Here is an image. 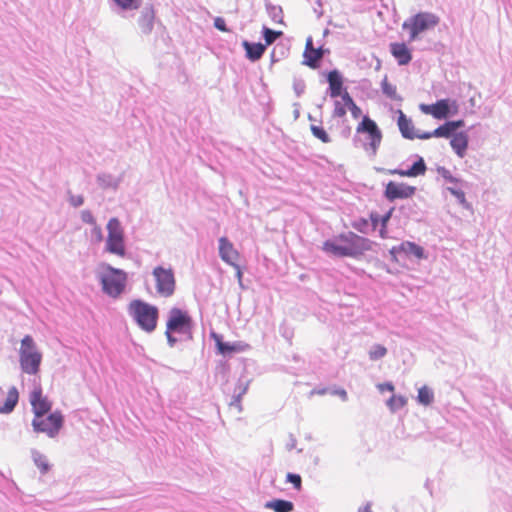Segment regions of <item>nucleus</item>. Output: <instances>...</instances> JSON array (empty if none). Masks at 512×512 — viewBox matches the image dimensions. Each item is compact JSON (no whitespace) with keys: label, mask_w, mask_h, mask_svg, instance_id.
Returning a JSON list of instances; mask_svg holds the SVG:
<instances>
[{"label":"nucleus","mask_w":512,"mask_h":512,"mask_svg":"<svg viewBox=\"0 0 512 512\" xmlns=\"http://www.w3.org/2000/svg\"><path fill=\"white\" fill-rule=\"evenodd\" d=\"M351 226L362 234H368L371 232V225L368 219L360 217L351 222Z\"/></svg>","instance_id":"37"},{"label":"nucleus","mask_w":512,"mask_h":512,"mask_svg":"<svg viewBox=\"0 0 512 512\" xmlns=\"http://www.w3.org/2000/svg\"><path fill=\"white\" fill-rule=\"evenodd\" d=\"M31 425L35 433H45L49 438H55L64 425V417L60 411H54L45 419L34 418Z\"/></svg>","instance_id":"9"},{"label":"nucleus","mask_w":512,"mask_h":512,"mask_svg":"<svg viewBox=\"0 0 512 512\" xmlns=\"http://www.w3.org/2000/svg\"><path fill=\"white\" fill-rule=\"evenodd\" d=\"M210 336L215 342L217 352L224 356L231 355L233 353L243 352L249 347L248 344L243 343L241 341H236L233 343L225 342L223 341V336L216 332H211Z\"/></svg>","instance_id":"14"},{"label":"nucleus","mask_w":512,"mask_h":512,"mask_svg":"<svg viewBox=\"0 0 512 512\" xmlns=\"http://www.w3.org/2000/svg\"><path fill=\"white\" fill-rule=\"evenodd\" d=\"M393 213V208L386 212L384 215L380 216V226H387L391 216Z\"/></svg>","instance_id":"54"},{"label":"nucleus","mask_w":512,"mask_h":512,"mask_svg":"<svg viewBox=\"0 0 512 512\" xmlns=\"http://www.w3.org/2000/svg\"><path fill=\"white\" fill-rule=\"evenodd\" d=\"M152 275L155 280L156 292L160 297L169 298L174 295L176 279L171 267L156 266L152 270Z\"/></svg>","instance_id":"7"},{"label":"nucleus","mask_w":512,"mask_h":512,"mask_svg":"<svg viewBox=\"0 0 512 512\" xmlns=\"http://www.w3.org/2000/svg\"><path fill=\"white\" fill-rule=\"evenodd\" d=\"M389 254L391 256V260L395 263H398L399 256L402 255V250H399V245H396L389 250Z\"/></svg>","instance_id":"49"},{"label":"nucleus","mask_w":512,"mask_h":512,"mask_svg":"<svg viewBox=\"0 0 512 512\" xmlns=\"http://www.w3.org/2000/svg\"><path fill=\"white\" fill-rule=\"evenodd\" d=\"M332 395H337L339 396L343 401H346L348 399V395H347V392L346 390L342 389V388H339V389H334L332 392H331Z\"/></svg>","instance_id":"57"},{"label":"nucleus","mask_w":512,"mask_h":512,"mask_svg":"<svg viewBox=\"0 0 512 512\" xmlns=\"http://www.w3.org/2000/svg\"><path fill=\"white\" fill-rule=\"evenodd\" d=\"M347 109H348L347 106L342 104L341 101L335 100L333 116L334 117H338V118H342V117H344L346 115Z\"/></svg>","instance_id":"43"},{"label":"nucleus","mask_w":512,"mask_h":512,"mask_svg":"<svg viewBox=\"0 0 512 512\" xmlns=\"http://www.w3.org/2000/svg\"><path fill=\"white\" fill-rule=\"evenodd\" d=\"M264 507L275 512H292L294 510L293 502L285 499H273L267 501Z\"/></svg>","instance_id":"27"},{"label":"nucleus","mask_w":512,"mask_h":512,"mask_svg":"<svg viewBox=\"0 0 512 512\" xmlns=\"http://www.w3.org/2000/svg\"><path fill=\"white\" fill-rule=\"evenodd\" d=\"M439 23V17L431 12H419L408 19L403 24V30L409 31V42L418 39L419 35L427 30L433 29Z\"/></svg>","instance_id":"5"},{"label":"nucleus","mask_w":512,"mask_h":512,"mask_svg":"<svg viewBox=\"0 0 512 512\" xmlns=\"http://www.w3.org/2000/svg\"><path fill=\"white\" fill-rule=\"evenodd\" d=\"M342 99V104L346 105L347 107L354 102L353 98L350 96V94L345 90L344 92H341V95L339 96Z\"/></svg>","instance_id":"53"},{"label":"nucleus","mask_w":512,"mask_h":512,"mask_svg":"<svg viewBox=\"0 0 512 512\" xmlns=\"http://www.w3.org/2000/svg\"><path fill=\"white\" fill-rule=\"evenodd\" d=\"M464 186L454 185L447 187V191L453 195L458 203L465 209H471V204L466 200L465 192L463 191Z\"/></svg>","instance_id":"31"},{"label":"nucleus","mask_w":512,"mask_h":512,"mask_svg":"<svg viewBox=\"0 0 512 512\" xmlns=\"http://www.w3.org/2000/svg\"><path fill=\"white\" fill-rule=\"evenodd\" d=\"M102 267L105 269V272H102L99 276L102 291L109 297H119L126 288L127 273L110 264H103Z\"/></svg>","instance_id":"3"},{"label":"nucleus","mask_w":512,"mask_h":512,"mask_svg":"<svg viewBox=\"0 0 512 512\" xmlns=\"http://www.w3.org/2000/svg\"><path fill=\"white\" fill-rule=\"evenodd\" d=\"M295 445H296V439L294 438L293 435H290V442L287 444V449L291 450L295 447Z\"/></svg>","instance_id":"62"},{"label":"nucleus","mask_w":512,"mask_h":512,"mask_svg":"<svg viewBox=\"0 0 512 512\" xmlns=\"http://www.w3.org/2000/svg\"><path fill=\"white\" fill-rule=\"evenodd\" d=\"M417 400L420 404L428 406L430 405L434 400V393L433 391L428 388L427 386H422L418 390V396Z\"/></svg>","instance_id":"34"},{"label":"nucleus","mask_w":512,"mask_h":512,"mask_svg":"<svg viewBox=\"0 0 512 512\" xmlns=\"http://www.w3.org/2000/svg\"><path fill=\"white\" fill-rule=\"evenodd\" d=\"M32 458L35 465L40 470L41 474L44 475L50 470V464L48 463V460L44 454L40 453L39 451L33 450Z\"/></svg>","instance_id":"33"},{"label":"nucleus","mask_w":512,"mask_h":512,"mask_svg":"<svg viewBox=\"0 0 512 512\" xmlns=\"http://www.w3.org/2000/svg\"><path fill=\"white\" fill-rule=\"evenodd\" d=\"M379 236L383 239L387 238V226H381Z\"/></svg>","instance_id":"63"},{"label":"nucleus","mask_w":512,"mask_h":512,"mask_svg":"<svg viewBox=\"0 0 512 512\" xmlns=\"http://www.w3.org/2000/svg\"><path fill=\"white\" fill-rule=\"evenodd\" d=\"M381 88L383 94L388 97L391 100H401V97L398 96L396 91V86L390 84L387 81V78H384V80L381 82Z\"/></svg>","instance_id":"38"},{"label":"nucleus","mask_w":512,"mask_h":512,"mask_svg":"<svg viewBox=\"0 0 512 512\" xmlns=\"http://www.w3.org/2000/svg\"><path fill=\"white\" fill-rule=\"evenodd\" d=\"M358 512H372L370 504L368 503L365 506L360 507Z\"/></svg>","instance_id":"64"},{"label":"nucleus","mask_w":512,"mask_h":512,"mask_svg":"<svg viewBox=\"0 0 512 512\" xmlns=\"http://www.w3.org/2000/svg\"><path fill=\"white\" fill-rule=\"evenodd\" d=\"M449 122L452 126L454 133H458L457 130L462 128L465 125L464 120H461V119L460 120H450Z\"/></svg>","instance_id":"55"},{"label":"nucleus","mask_w":512,"mask_h":512,"mask_svg":"<svg viewBox=\"0 0 512 512\" xmlns=\"http://www.w3.org/2000/svg\"><path fill=\"white\" fill-rule=\"evenodd\" d=\"M432 137H435L434 135V130L431 131V132H418V133H415V138H418V139H422V140H427V139H430Z\"/></svg>","instance_id":"56"},{"label":"nucleus","mask_w":512,"mask_h":512,"mask_svg":"<svg viewBox=\"0 0 512 512\" xmlns=\"http://www.w3.org/2000/svg\"><path fill=\"white\" fill-rule=\"evenodd\" d=\"M265 8L268 16L275 23L284 24L283 9L279 5H274L269 0H265Z\"/></svg>","instance_id":"28"},{"label":"nucleus","mask_w":512,"mask_h":512,"mask_svg":"<svg viewBox=\"0 0 512 512\" xmlns=\"http://www.w3.org/2000/svg\"><path fill=\"white\" fill-rule=\"evenodd\" d=\"M420 109L422 112H424L426 114H431L433 116V113H434L433 109H435V108L433 107V104H431V105L421 104Z\"/></svg>","instance_id":"58"},{"label":"nucleus","mask_w":512,"mask_h":512,"mask_svg":"<svg viewBox=\"0 0 512 512\" xmlns=\"http://www.w3.org/2000/svg\"><path fill=\"white\" fill-rule=\"evenodd\" d=\"M407 403V400L403 396H397L393 395L387 400V406L390 408L391 411L395 412L402 407H404Z\"/></svg>","instance_id":"40"},{"label":"nucleus","mask_w":512,"mask_h":512,"mask_svg":"<svg viewBox=\"0 0 512 512\" xmlns=\"http://www.w3.org/2000/svg\"><path fill=\"white\" fill-rule=\"evenodd\" d=\"M19 401V392L15 386H12L6 395L3 405H0L1 414H9L13 412Z\"/></svg>","instance_id":"25"},{"label":"nucleus","mask_w":512,"mask_h":512,"mask_svg":"<svg viewBox=\"0 0 512 512\" xmlns=\"http://www.w3.org/2000/svg\"><path fill=\"white\" fill-rule=\"evenodd\" d=\"M19 356L20 367L24 373L29 375L38 373L42 361V354L37 349L36 343L30 335L24 336L21 340Z\"/></svg>","instance_id":"4"},{"label":"nucleus","mask_w":512,"mask_h":512,"mask_svg":"<svg viewBox=\"0 0 512 512\" xmlns=\"http://www.w3.org/2000/svg\"><path fill=\"white\" fill-rule=\"evenodd\" d=\"M368 354H369L370 360L377 361L386 356L387 349L381 344H374L370 348Z\"/></svg>","instance_id":"39"},{"label":"nucleus","mask_w":512,"mask_h":512,"mask_svg":"<svg viewBox=\"0 0 512 512\" xmlns=\"http://www.w3.org/2000/svg\"><path fill=\"white\" fill-rule=\"evenodd\" d=\"M327 388H321V389H313L311 391V395L317 394V395H325L327 393Z\"/></svg>","instance_id":"61"},{"label":"nucleus","mask_w":512,"mask_h":512,"mask_svg":"<svg viewBox=\"0 0 512 512\" xmlns=\"http://www.w3.org/2000/svg\"><path fill=\"white\" fill-rule=\"evenodd\" d=\"M357 133L367 135V141L363 144V148L370 155L375 156L382 140V132L376 122L368 116H364L357 127Z\"/></svg>","instance_id":"8"},{"label":"nucleus","mask_w":512,"mask_h":512,"mask_svg":"<svg viewBox=\"0 0 512 512\" xmlns=\"http://www.w3.org/2000/svg\"><path fill=\"white\" fill-rule=\"evenodd\" d=\"M378 387L381 391H384V390L394 391V386L391 382L382 383Z\"/></svg>","instance_id":"59"},{"label":"nucleus","mask_w":512,"mask_h":512,"mask_svg":"<svg viewBox=\"0 0 512 512\" xmlns=\"http://www.w3.org/2000/svg\"><path fill=\"white\" fill-rule=\"evenodd\" d=\"M433 107L435 108L433 109V117L440 120L455 114L458 109L456 101H451L450 99L437 100Z\"/></svg>","instance_id":"17"},{"label":"nucleus","mask_w":512,"mask_h":512,"mask_svg":"<svg viewBox=\"0 0 512 512\" xmlns=\"http://www.w3.org/2000/svg\"><path fill=\"white\" fill-rule=\"evenodd\" d=\"M136 22L142 36L151 35L156 23V11L154 5L151 3L144 5L139 11Z\"/></svg>","instance_id":"11"},{"label":"nucleus","mask_w":512,"mask_h":512,"mask_svg":"<svg viewBox=\"0 0 512 512\" xmlns=\"http://www.w3.org/2000/svg\"><path fill=\"white\" fill-rule=\"evenodd\" d=\"M388 173L391 175H399L402 177H412V174L408 172V169H391L388 170Z\"/></svg>","instance_id":"51"},{"label":"nucleus","mask_w":512,"mask_h":512,"mask_svg":"<svg viewBox=\"0 0 512 512\" xmlns=\"http://www.w3.org/2000/svg\"><path fill=\"white\" fill-rule=\"evenodd\" d=\"M286 482L291 483L296 490H300L302 486V478L299 474L288 473L286 475Z\"/></svg>","instance_id":"42"},{"label":"nucleus","mask_w":512,"mask_h":512,"mask_svg":"<svg viewBox=\"0 0 512 512\" xmlns=\"http://www.w3.org/2000/svg\"><path fill=\"white\" fill-rule=\"evenodd\" d=\"M107 230L106 250L112 254L124 256V235L120 221L117 218H111L107 223Z\"/></svg>","instance_id":"10"},{"label":"nucleus","mask_w":512,"mask_h":512,"mask_svg":"<svg viewBox=\"0 0 512 512\" xmlns=\"http://www.w3.org/2000/svg\"><path fill=\"white\" fill-rule=\"evenodd\" d=\"M114 4L112 9L118 15L141 8L142 0H111Z\"/></svg>","instance_id":"23"},{"label":"nucleus","mask_w":512,"mask_h":512,"mask_svg":"<svg viewBox=\"0 0 512 512\" xmlns=\"http://www.w3.org/2000/svg\"><path fill=\"white\" fill-rule=\"evenodd\" d=\"M310 130L312 132V135L316 137L317 139L321 140L323 143H329L331 142V138L328 135V133L325 131V129L321 126L317 125H311Z\"/></svg>","instance_id":"41"},{"label":"nucleus","mask_w":512,"mask_h":512,"mask_svg":"<svg viewBox=\"0 0 512 512\" xmlns=\"http://www.w3.org/2000/svg\"><path fill=\"white\" fill-rule=\"evenodd\" d=\"M30 403L32 406V411L34 413V418H42L48 412H50L52 408L51 402L42 395V389H34L30 395Z\"/></svg>","instance_id":"15"},{"label":"nucleus","mask_w":512,"mask_h":512,"mask_svg":"<svg viewBox=\"0 0 512 512\" xmlns=\"http://www.w3.org/2000/svg\"><path fill=\"white\" fill-rule=\"evenodd\" d=\"M129 316L146 333L155 331L159 318L157 306L141 299L132 300L127 308Z\"/></svg>","instance_id":"2"},{"label":"nucleus","mask_w":512,"mask_h":512,"mask_svg":"<svg viewBox=\"0 0 512 512\" xmlns=\"http://www.w3.org/2000/svg\"><path fill=\"white\" fill-rule=\"evenodd\" d=\"M243 46L245 48L247 58L251 61L259 60L266 50V45H263L262 43L244 41Z\"/></svg>","instance_id":"26"},{"label":"nucleus","mask_w":512,"mask_h":512,"mask_svg":"<svg viewBox=\"0 0 512 512\" xmlns=\"http://www.w3.org/2000/svg\"><path fill=\"white\" fill-rule=\"evenodd\" d=\"M97 183L103 189H116L120 184V178H116L109 173H100L97 175Z\"/></svg>","instance_id":"29"},{"label":"nucleus","mask_w":512,"mask_h":512,"mask_svg":"<svg viewBox=\"0 0 512 512\" xmlns=\"http://www.w3.org/2000/svg\"><path fill=\"white\" fill-rule=\"evenodd\" d=\"M372 241L354 232L341 233L323 242L322 250L335 257L358 258L371 250Z\"/></svg>","instance_id":"1"},{"label":"nucleus","mask_w":512,"mask_h":512,"mask_svg":"<svg viewBox=\"0 0 512 512\" xmlns=\"http://www.w3.org/2000/svg\"><path fill=\"white\" fill-rule=\"evenodd\" d=\"M218 243L219 256L222 261L230 266H236V262L239 259V253L234 248L233 243L225 236L220 237Z\"/></svg>","instance_id":"16"},{"label":"nucleus","mask_w":512,"mask_h":512,"mask_svg":"<svg viewBox=\"0 0 512 512\" xmlns=\"http://www.w3.org/2000/svg\"><path fill=\"white\" fill-rule=\"evenodd\" d=\"M327 81L329 83L328 93L331 98H337L343 91V77L342 74L337 70H331L327 74Z\"/></svg>","instance_id":"19"},{"label":"nucleus","mask_w":512,"mask_h":512,"mask_svg":"<svg viewBox=\"0 0 512 512\" xmlns=\"http://www.w3.org/2000/svg\"><path fill=\"white\" fill-rule=\"evenodd\" d=\"M468 136L465 132L456 133L450 140V145L456 155L463 158L466 155L468 148Z\"/></svg>","instance_id":"20"},{"label":"nucleus","mask_w":512,"mask_h":512,"mask_svg":"<svg viewBox=\"0 0 512 512\" xmlns=\"http://www.w3.org/2000/svg\"><path fill=\"white\" fill-rule=\"evenodd\" d=\"M214 27L221 32H229L226 21L222 17H216L214 19Z\"/></svg>","instance_id":"47"},{"label":"nucleus","mask_w":512,"mask_h":512,"mask_svg":"<svg viewBox=\"0 0 512 512\" xmlns=\"http://www.w3.org/2000/svg\"><path fill=\"white\" fill-rule=\"evenodd\" d=\"M81 220L90 225H96L95 218L90 210L81 211Z\"/></svg>","instance_id":"46"},{"label":"nucleus","mask_w":512,"mask_h":512,"mask_svg":"<svg viewBox=\"0 0 512 512\" xmlns=\"http://www.w3.org/2000/svg\"><path fill=\"white\" fill-rule=\"evenodd\" d=\"M174 333V331H169L168 328H166L165 336L170 347H174L178 341V339L173 335Z\"/></svg>","instance_id":"50"},{"label":"nucleus","mask_w":512,"mask_h":512,"mask_svg":"<svg viewBox=\"0 0 512 512\" xmlns=\"http://www.w3.org/2000/svg\"><path fill=\"white\" fill-rule=\"evenodd\" d=\"M68 193H69L68 201L71 206L80 207L81 205H83L84 197L82 195H73L70 192H68Z\"/></svg>","instance_id":"45"},{"label":"nucleus","mask_w":512,"mask_h":512,"mask_svg":"<svg viewBox=\"0 0 512 512\" xmlns=\"http://www.w3.org/2000/svg\"><path fill=\"white\" fill-rule=\"evenodd\" d=\"M436 171H437L438 175H440L445 180V182L452 184V186H454V185L467 186V183L464 180L454 177L452 175V173L450 172V170H448L444 166H438L436 168Z\"/></svg>","instance_id":"32"},{"label":"nucleus","mask_w":512,"mask_h":512,"mask_svg":"<svg viewBox=\"0 0 512 512\" xmlns=\"http://www.w3.org/2000/svg\"><path fill=\"white\" fill-rule=\"evenodd\" d=\"M398 113L399 116L397 124L402 137L409 140L415 139L414 125L412 120L408 118L401 110H399Z\"/></svg>","instance_id":"21"},{"label":"nucleus","mask_w":512,"mask_h":512,"mask_svg":"<svg viewBox=\"0 0 512 512\" xmlns=\"http://www.w3.org/2000/svg\"><path fill=\"white\" fill-rule=\"evenodd\" d=\"M347 108L350 110L353 118L355 119L359 118L362 114V110L356 105L355 102H353L352 105L350 104Z\"/></svg>","instance_id":"52"},{"label":"nucleus","mask_w":512,"mask_h":512,"mask_svg":"<svg viewBox=\"0 0 512 512\" xmlns=\"http://www.w3.org/2000/svg\"><path fill=\"white\" fill-rule=\"evenodd\" d=\"M306 84L301 78H294L293 90L297 97H300L305 92Z\"/></svg>","instance_id":"44"},{"label":"nucleus","mask_w":512,"mask_h":512,"mask_svg":"<svg viewBox=\"0 0 512 512\" xmlns=\"http://www.w3.org/2000/svg\"><path fill=\"white\" fill-rule=\"evenodd\" d=\"M456 133H454L452 126L449 121H446L444 124L438 126L434 130V135L437 138H452Z\"/></svg>","instance_id":"36"},{"label":"nucleus","mask_w":512,"mask_h":512,"mask_svg":"<svg viewBox=\"0 0 512 512\" xmlns=\"http://www.w3.org/2000/svg\"><path fill=\"white\" fill-rule=\"evenodd\" d=\"M390 52L400 66L407 65L412 60V53L405 43H391Z\"/></svg>","instance_id":"18"},{"label":"nucleus","mask_w":512,"mask_h":512,"mask_svg":"<svg viewBox=\"0 0 512 512\" xmlns=\"http://www.w3.org/2000/svg\"><path fill=\"white\" fill-rule=\"evenodd\" d=\"M399 250H402V254L407 257L413 256L419 260L426 258L424 248L414 242H410V241L402 242L399 245Z\"/></svg>","instance_id":"22"},{"label":"nucleus","mask_w":512,"mask_h":512,"mask_svg":"<svg viewBox=\"0 0 512 512\" xmlns=\"http://www.w3.org/2000/svg\"><path fill=\"white\" fill-rule=\"evenodd\" d=\"M248 381L239 380L238 383L235 386L233 396L231 398V401L229 402L230 407H235L238 412L242 411V405H241V399L244 394H246L248 390Z\"/></svg>","instance_id":"24"},{"label":"nucleus","mask_w":512,"mask_h":512,"mask_svg":"<svg viewBox=\"0 0 512 512\" xmlns=\"http://www.w3.org/2000/svg\"><path fill=\"white\" fill-rule=\"evenodd\" d=\"M368 220L371 225V232L376 230L378 225H380V215L377 212H371Z\"/></svg>","instance_id":"48"},{"label":"nucleus","mask_w":512,"mask_h":512,"mask_svg":"<svg viewBox=\"0 0 512 512\" xmlns=\"http://www.w3.org/2000/svg\"><path fill=\"white\" fill-rule=\"evenodd\" d=\"M194 322L187 311L177 307H173L168 312L166 328L177 334L185 335L187 339L193 338Z\"/></svg>","instance_id":"6"},{"label":"nucleus","mask_w":512,"mask_h":512,"mask_svg":"<svg viewBox=\"0 0 512 512\" xmlns=\"http://www.w3.org/2000/svg\"><path fill=\"white\" fill-rule=\"evenodd\" d=\"M411 157L415 158V161L408 168V172L412 174V177L424 175L426 173L427 166L423 157L418 154L412 155Z\"/></svg>","instance_id":"30"},{"label":"nucleus","mask_w":512,"mask_h":512,"mask_svg":"<svg viewBox=\"0 0 512 512\" xmlns=\"http://www.w3.org/2000/svg\"><path fill=\"white\" fill-rule=\"evenodd\" d=\"M326 53H329V49H325L324 46H319L318 48H315L313 45L312 37H308L306 40L305 50L303 53V64L312 69H316L320 66V62Z\"/></svg>","instance_id":"13"},{"label":"nucleus","mask_w":512,"mask_h":512,"mask_svg":"<svg viewBox=\"0 0 512 512\" xmlns=\"http://www.w3.org/2000/svg\"><path fill=\"white\" fill-rule=\"evenodd\" d=\"M317 7H314V13L317 15V18H321L322 15H323V10H322V3L320 0L317 1Z\"/></svg>","instance_id":"60"},{"label":"nucleus","mask_w":512,"mask_h":512,"mask_svg":"<svg viewBox=\"0 0 512 512\" xmlns=\"http://www.w3.org/2000/svg\"><path fill=\"white\" fill-rule=\"evenodd\" d=\"M416 192V187L410 186L406 183H397L394 181H389L386 184L384 190L385 198L393 202L397 199H407L412 197Z\"/></svg>","instance_id":"12"},{"label":"nucleus","mask_w":512,"mask_h":512,"mask_svg":"<svg viewBox=\"0 0 512 512\" xmlns=\"http://www.w3.org/2000/svg\"><path fill=\"white\" fill-rule=\"evenodd\" d=\"M262 35L265 40L264 45H266V47H267L268 45L273 44L279 37H281L283 35V32L276 31V30L270 29L266 26H263Z\"/></svg>","instance_id":"35"}]
</instances>
